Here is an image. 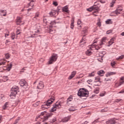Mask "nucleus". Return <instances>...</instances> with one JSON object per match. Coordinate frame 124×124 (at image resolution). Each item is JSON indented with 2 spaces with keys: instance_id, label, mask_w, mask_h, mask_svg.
<instances>
[{
  "instance_id": "f257e3e1",
  "label": "nucleus",
  "mask_w": 124,
  "mask_h": 124,
  "mask_svg": "<svg viewBox=\"0 0 124 124\" xmlns=\"http://www.w3.org/2000/svg\"><path fill=\"white\" fill-rule=\"evenodd\" d=\"M45 114H46V111L41 112L40 115L36 117V120H39V121L44 123V122L47 121V120H48V118H50V117H51V116L53 115L52 113H50L49 114H47L46 117H44V115Z\"/></svg>"
},
{
  "instance_id": "f03ea898",
  "label": "nucleus",
  "mask_w": 124,
  "mask_h": 124,
  "mask_svg": "<svg viewBox=\"0 0 124 124\" xmlns=\"http://www.w3.org/2000/svg\"><path fill=\"white\" fill-rule=\"evenodd\" d=\"M54 100H55V97L52 96L49 100L45 102L44 104L41 106L42 110H45V109L50 108V106L54 102Z\"/></svg>"
},
{
  "instance_id": "7ed1b4c3",
  "label": "nucleus",
  "mask_w": 124,
  "mask_h": 124,
  "mask_svg": "<svg viewBox=\"0 0 124 124\" xmlns=\"http://www.w3.org/2000/svg\"><path fill=\"white\" fill-rule=\"evenodd\" d=\"M78 96L79 97H88L89 96V91L84 88H80L78 93Z\"/></svg>"
},
{
  "instance_id": "20e7f679",
  "label": "nucleus",
  "mask_w": 124,
  "mask_h": 124,
  "mask_svg": "<svg viewBox=\"0 0 124 124\" xmlns=\"http://www.w3.org/2000/svg\"><path fill=\"white\" fill-rule=\"evenodd\" d=\"M11 91L12 92L10 96L11 98L14 99L16 96V94H17V93L19 92V87L17 86H15L12 88Z\"/></svg>"
},
{
  "instance_id": "39448f33",
  "label": "nucleus",
  "mask_w": 124,
  "mask_h": 124,
  "mask_svg": "<svg viewBox=\"0 0 124 124\" xmlns=\"http://www.w3.org/2000/svg\"><path fill=\"white\" fill-rule=\"evenodd\" d=\"M82 34L83 35V37L80 42V43H81L80 46L81 47L83 46H82V45H83L85 43H86V42H84V41H86V35H87V34H88V30H83L82 32Z\"/></svg>"
},
{
  "instance_id": "423d86ee",
  "label": "nucleus",
  "mask_w": 124,
  "mask_h": 124,
  "mask_svg": "<svg viewBox=\"0 0 124 124\" xmlns=\"http://www.w3.org/2000/svg\"><path fill=\"white\" fill-rule=\"evenodd\" d=\"M62 103L61 102L58 103L57 102L55 105L53 106V107L52 108L51 110H50V112H54V111H56L57 109H60L62 108Z\"/></svg>"
},
{
  "instance_id": "0eeeda50",
  "label": "nucleus",
  "mask_w": 124,
  "mask_h": 124,
  "mask_svg": "<svg viewBox=\"0 0 124 124\" xmlns=\"http://www.w3.org/2000/svg\"><path fill=\"white\" fill-rule=\"evenodd\" d=\"M57 59H58V55L56 54H52L48 62L49 64H52L53 62H55L57 61Z\"/></svg>"
},
{
  "instance_id": "6e6552de",
  "label": "nucleus",
  "mask_w": 124,
  "mask_h": 124,
  "mask_svg": "<svg viewBox=\"0 0 124 124\" xmlns=\"http://www.w3.org/2000/svg\"><path fill=\"white\" fill-rule=\"evenodd\" d=\"M88 11L91 12L93 10H94L93 13H98V8L96 6H93V7H91L90 8L87 9Z\"/></svg>"
},
{
  "instance_id": "1a4fd4ad",
  "label": "nucleus",
  "mask_w": 124,
  "mask_h": 124,
  "mask_svg": "<svg viewBox=\"0 0 124 124\" xmlns=\"http://www.w3.org/2000/svg\"><path fill=\"white\" fill-rule=\"evenodd\" d=\"M118 123V120L112 119L106 122V124H116Z\"/></svg>"
},
{
  "instance_id": "9d476101",
  "label": "nucleus",
  "mask_w": 124,
  "mask_h": 124,
  "mask_svg": "<svg viewBox=\"0 0 124 124\" xmlns=\"http://www.w3.org/2000/svg\"><path fill=\"white\" fill-rule=\"evenodd\" d=\"M19 84L21 87H24V88H27L28 86V83H27V81L24 79L20 80Z\"/></svg>"
},
{
  "instance_id": "9b49d317",
  "label": "nucleus",
  "mask_w": 124,
  "mask_h": 124,
  "mask_svg": "<svg viewBox=\"0 0 124 124\" xmlns=\"http://www.w3.org/2000/svg\"><path fill=\"white\" fill-rule=\"evenodd\" d=\"M124 77H122L120 79V81L118 83L115 84V87H120V86H122V85H124Z\"/></svg>"
},
{
  "instance_id": "f8f14e48",
  "label": "nucleus",
  "mask_w": 124,
  "mask_h": 124,
  "mask_svg": "<svg viewBox=\"0 0 124 124\" xmlns=\"http://www.w3.org/2000/svg\"><path fill=\"white\" fill-rule=\"evenodd\" d=\"M93 49H95V50H99L100 48H102V46L100 45V43L98 45H95L94 44L91 46Z\"/></svg>"
},
{
  "instance_id": "ddd939ff",
  "label": "nucleus",
  "mask_w": 124,
  "mask_h": 124,
  "mask_svg": "<svg viewBox=\"0 0 124 124\" xmlns=\"http://www.w3.org/2000/svg\"><path fill=\"white\" fill-rule=\"evenodd\" d=\"M89 48L90 49L86 52V54L87 55V56H91V55H92V54L93 53V51H93V49L91 46H89Z\"/></svg>"
},
{
  "instance_id": "4468645a",
  "label": "nucleus",
  "mask_w": 124,
  "mask_h": 124,
  "mask_svg": "<svg viewBox=\"0 0 124 124\" xmlns=\"http://www.w3.org/2000/svg\"><path fill=\"white\" fill-rule=\"evenodd\" d=\"M107 40V37H103L100 41V44L101 46H103L104 45V43L106 42V41Z\"/></svg>"
},
{
  "instance_id": "2eb2a0df",
  "label": "nucleus",
  "mask_w": 124,
  "mask_h": 124,
  "mask_svg": "<svg viewBox=\"0 0 124 124\" xmlns=\"http://www.w3.org/2000/svg\"><path fill=\"white\" fill-rule=\"evenodd\" d=\"M44 88V84H43V82H40L38 85L37 88L38 90H42Z\"/></svg>"
},
{
  "instance_id": "dca6fc26",
  "label": "nucleus",
  "mask_w": 124,
  "mask_h": 124,
  "mask_svg": "<svg viewBox=\"0 0 124 124\" xmlns=\"http://www.w3.org/2000/svg\"><path fill=\"white\" fill-rule=\"evenodd\" d=\"M55 25H56L55 21H53V22H52L51 23H50L49 32H52V31H53V30H52L51 29H52V28H55V27H56V26H55Z\"/></svg>"
},
{
  "instance_id": "f3484780",
  "label": "nucleus",
  "mask_w": 124,
  "mask_h": 124,
  "mask_svg": "<svg viewBox=\"0 0 124 124\" xmlns=\"http://www.w3.org/2000/svg\"><path fill=\"white\" fill-rule=\"evenodd\" d=\"M12 68V63H10L6 67H4V70H7L8 71H10V69Z\"/></svg>"
},
{
  "instance_id": "a211bd4d",
  "label": "nucleus",
  "mask_w": 124,
  "mask_h": 124,
  "mask_svg": "<svg viewBox=\"0 0 124 124\" xmlns=\"http://www.w3.org/2000/svg\"><path fill=\"white\" fill-rule=\"evenodd\" d=\"M117 73L116 72H110L107 73L106 76V77H109V76H112V75H116Z\"/></svg>"
},
{
  "instance_id": "6ab92c4d",
  "label": "nucleus",
  "mask_w": 124,
  "mask_h": 124,
  "mask_svg": "<svg viewBox=\"0 0 124 124\" xmlns=\"http://www.w3.org/2000/svg\"><path fill=\"white\" fill-rule=\"evenodd\" d=\"M119 12H117V10H115V11L112 12L110 13V16H114L115 17H116V16H118V15H119Z\"/></svg>"
},
{
  "instance_id": "aec40b11",
  "label": "nucleus",
  "mask_w": 124,
  "mask_h": 124,
  "mask_svg": "<svg viewBox=\"0 0 124 124\" xmlns=\"http://www.w3.org/2000/svg\"><path fill=\"white\" fill-rule=\"evenodd\" d=\"M115 41V38H111L109 41H108L107 46L108 47H110L112 44L114 43V41Z\"/></svg>"
},
{
  "instance_id": "412c9836",
  "label": "nucleus",
  "mask_w": 124,
  "mask_h": 124,
  "mask_svg": "<svg viewBox=\"0 0 124 124\" xmlns=\"http://www.w3.org/2000/svg\"><path fill=\"white\" fill-rule=\"evenodd\" d=\"M75 75H76V71H74L71 73V75L68 77V79H69V80H71V79H72V78H73Z\"/></svg>"
},
{
  "instance_id": "4be33fe9",
  "label": "nucleus",
  "mask_w": 124,
  "mask_h": 124,
  "mask_svg": "<svg viewBox=\"0 0 124 124\" xmlns=\"http://www.w3.org/2000/svg\"><path fill=\"white\" fill-rule=\"evenodd\" d=\"M75 75H76V71H74L71 73V75L68 77V79H69V80H71V79H72V78H73Z\"/></svg>"
},
{
  "instance_id": "5701e85b",
  "label": "nucleus",
  "mask_w": 124,
  "mask_h": 124,
  "mask_svg": "<svg viewBox=\"0 0 124 124\" xmlns=\"http://www.w3.org/2000/svg\"><path fill=\"white\" fill-rule=\"evenodd\" d=\"M116 10L117 11L119 14H121V11H123V6H122L121 5L117 6Z\"/></svg>"
},
{
  "instance_id": "b1692460",
  "label": "nucleus",
  "mask_w": 124,
  "mask_h": 124,
  "mask_svg": "<svg viewBox=\"0 0 124 124\" xmlns=\"http://www.w3.org/2000/svg\"><path fill=\"white\" fill-rule=\"evenodd\" d=\"M56 14L58 15V12L55 10H51V12L49 13V15L51 17H53V16H55Z\"/></svg>"
},
{
  "instance_id": "393cba45",
  "label": "nucleus",
  "mask_w": 124,
  "mask_h": 124,
  "mask_svg": "<svg viewBox=\"0 0 124 124\" xmlns=\"http://www.w3.org/2000/svg\"><path fill=\"white\" fill-rule=\"evenodd\" d=\"M70 120V116H68L67 117H65L62 120V123H66L68 122Z\"/></svg>"
},
{
  "instance_id": "a878e982",
  "label": "nucleus",
  "mask_w": 124,
  "mask_h": 124,
  "mask_svg": "<svg viewBox=\"0 0 124 124\" xmlns=\"http://www.w3.org/2000/svg\"><path fill=\"white\" fill-rule=\"evenodd\" d=\"M21 22H22V18H21L19 16L17 17L16 18V24L20 25Z\"/></svg>"
},
{
  "instance_id": "bb28decb",
  "label": "nucleus",
  "mask_w": 124,
  "mask_h": 124,
  "mask_svg": "<svg viewBox=\"0 0 124 124\" xmlns=\"http://www.w3.org/2000/svg\"><path fill=\"white\" fill-rule=\"evenodd\" d=\"M69 111L70 112H74V111H76V106H72L69 109Z\"/></svg>"
},
{
  "instance_id": "cd10ccee",
  "label": "nucleus",
  "mask_w": 124,
  "mask_h": 124,
  "mask_svg": "<svg viewBox=\"0 0 124 124\" xmlns=\"http://www.w3.org/2000/svg\"><path fill=\"white\" fill-rule=\"evenodd\" d=\"M62 10L64 12H66L67 13H69V10H68V7L66 6L62 8Z\"/></svg>"
},
{
  "instance_id": "c85d7f7f",
  "label": "nucleus",
  "mask_w": 124,
  "mask_h": 124,
  "mask_svg": "<svg viewBox=\"0 0 124 124\" xmlns=\"http://www.w3.org/2000/svg\"><path fill=\"white\" fill-rule=\"evenodd\" d=\"M72 100H73V97L72 96H70L67 100V104H69V102H71Z\"/></svg>"
},
{
  "instance_id": "c756f323",
  "label": "nucleus",
  "mask_w": 124,
  "mask_h": 124,
  "mask_svg": "<svg viewBox=\"0 0 124 124\" xmlns=\"http://www.w3.org/2000/svg\"><path fill=\"white\" fill-rule=\"evenodd\" d=\"M17 37H18V36L17 35H16L15 33H12L11 35V38H12L13 40H14V39H15V38L17 39Z\"/></svg>"
},
{
  "instance_id": "7c9ffc66",
  "label": "nucleus",
  "mask_w": 124,
  "mask_h": 124,
  "mask_svg": "<svg viewBox=\"0 0 124 124\" xmlns=\"http://www.w3.org/2000/svg\"><path fill=\"white\" fill-rule=\"evenodd\" d=\"M6 63V61L4 59L0 60V65H4Z\"/></svg>"
},
{
  "instance_id": "2f4dec72",
  "label": "nucleus",
  "mask_w": 124,
  "mask_h": 124,
  "mask_svg": "<svg viewBox=\"0 0 124 124\" xmlns=\"http://www.w3.org/2000/svg\"><path fill=\"white\" fill-rule=\"evenodd\" d=\"M34 4V1L33 0H31L30 1V3L28 4V7H30V6H31V7H32Z\"/></svg>"
},
{
  "instance_id": "473e14b6",
  "label": "nucleus",
  "mask_w": 124,
  "mask_h": 124,
  "mask_svg": "<svg viewBox=\"0 0 124 124\" xmlns=\"http://www.w3.org/2000/svg\"><path fill=\"white\" fill-rule=\"evenodd\" d=\"M116 0H112L111 2L109 4L110 7H113V6H114V4H115V3H116Z\"/></svg>"
},
{
  "instance_id": "72a5a7b5",
  "label": "nucleus",
  "mask_w": 124,
  "mask_h": 124,
  "mask_svg": "<svg viewBox=\"0 0 124 124\" xmlns=\"http://www.w3.org/2000/svg\"><path fill=\"white\" fill-rule=\"evenodd\" d=\"M56 122H57V119L54 117L51 121L50 124H56Z\"/></svg>"
},
{
  "instance_id": "f704fd0d",
  "label": "nucleus",
  "mask_w": 124,
  "mask_h": 124,
  "mask_svg": "<svg viewBox=\"0 0 124 124\" xmlns=\"http://www.w3.org/2000/svg\"><path fill=\"white\" fill-rule=\"evenodd\" d=\"M8 108V103L6 102L5 105L3 106V109L6 110Z\"/></svg>"
},
{
  "instance_id": "c9c22d12",
  "label": "nucleus",
  "mask_w": 124,
  "mask_h": 124,
  "mask_svg": "<svg viewBox=\"0 0 124 124\" xmlns=\"http://www.w3.org/2000/svg\"><path fill=\"white\" fill-rule=\"evenodd\" d=\"M39 17V14L36 13L35 16L33 18L34 21H36L37 20V17Z\"/></svg>"
},
{
  "instance_id": "e433bc0d",
  "label": "nucleus",
  "mask_w": 124,
  "mask_h": 124,
  "mask_svg": "<svg viewBox=\"0 0 124 124\" xmlns=\"http://www.w3.org/2000/svg\"><path fill=\"white\" fill-rule=\"evenodd\" d=\"M1 15L2 16H6V10H1Z\"/></svg>"
},
{
  "instance_id": "4c0bfd02",
  "label": "nucleus",
  "mask_w": 124,
  "mask_h": 124,
  "mask_svg": "<svg viewBox=\"0 0 124 124\" xmlns=\"http://www.w3.org/2000/svg\"><path fill=\"white\" fill-rule=\"evenodd\" d=\"M39 29H40V26H38L37 30L34 31V32H35V33H39V32H40V31L39 30Z\"/></svg>"
},
{
  "instance_id": "58836bf2",
  "label": "nucleus",
  "mask_w": 124,
  "mask_h": 124,
  "mask_svg": "<svg viewBox=\"0 0 124 124\" xmlns=\"http://www.w3.org/2000/svg\"><path fill=\"white\" fill-rule=\"evenodd\" d=\"M110 64L112 67H115V65H117V63L115 62L112 61L110 63Z\"/></svg>"
},
{
  "instance_id": "ea45409f",
  "label": "nucleus",
  "mask_w": 124,
  "mask_h": 124,
  "mask_svg": "<svg viewBox=\"0 0 124 124\" xmlns=\"http://www.w3.org/2000/svg\"><path fill=\"white\" fill-rule=\"evenodd\" d=\"M97 74L98 75H101V76H103V75H101L104 74V71L103 70H100L97 72Z\"/></svg>"
},
{
  "instance_id": "a19ab883",
  "label": "nucleus",
  "mask_w": 124,
  "mask_h": 124,
  "mask_svg": "<svg viewBox=\"0 0 124 124\" xmlns=\"http://www.w3.org/2000/svg\"><path fill=\"white\" fill-rule=\"evenodd\" d=\"M100 81V77L99 76L95 77V82H99Z\"/></svg>"
},
{
  "instance_id": "79ce46f5",
  "label": "nucleus",
  "mask_w": 124,
  "mask_h": 124,
  "mask_svg": "<svg viewBox=\"0 0 124 124\" xmlns=\"http://www.w3.org/2000/svg\"><path fill=\"white\" fill-rule=\"evenodd\" d=\"M106 24H113V22L112 21V19H108L106 21Z\"/></svg>"
},
{
  "instance_id": "37998d69",
  "label": "nucleus",
  "mask_w": 124,
  "mask_h": 124,
  "mask_svg": "<svg viewBox=\"0 0 124 124\" xmlns=\"http://www.w3.org/2000/svg\"><path fill=\"white\" fill-rule=\"evenodd\" d=\"M95 75V73L94 72H93L89 74L88 77H93V76H94Z\"/></svg>"
},
{
  "instance_id": "c03bdc74",
  "label": "nucleus",
  "mask_w": 124,
  "mask_h": 124,
  "mask_svg": "<svg viewBox=\"0 0 124 124\" xmlns=\"http://www.w3.org/2000/svg\"><path fill=\"white\" fill-rule=\"evenodd\" d=\"M77 24H78V25L80 26V27H81V25L82 24V21H81L80 19H78V20L77 21Z\"/></svg>"
},
{
  "instance_id": "a18cd8bd",
  "label": "nucleus",
  "mask_w": 124,
  "mask_h": 124,
  "mask_svg": "<svg viewBox=\"0 0 124 124\" xmlns=\"http://www.w3.org/2000/svg\"><path fill=\"white\" fill-rule=\"evenodd\" d=\"M74 20H73V21H72L71 23V29H73V28H74Z\"/></svg>"
},
{
  "instance_id": "49530a36",
  "label": "nucleus",
  "mask_w": 124,
  "mask_h": 124,
  "mask_svg": "<svg viewBox=\"0 0 124 124\" xmlns=\"http://www.w3.org/2000/svg\"><path fill=\"white\" fill-rule=\"evenodd\" d=\"M94 93H99V89L98 88L94 89Z\"/></svg>"
},
{
  "instance_id": "de8ad7c7",
  "label": "nucleus",
  "mask_w": 124,
  "mask_h": 124,
  "mask_svg": "<svg viewBox=\"0 0 124 124\" xmlns=\"http://www.w3.org/2000/svg\"><path fill=\"white\" fill-rule=\"evenodd\" d=\"M40 102H37L36 103L34 104L33 105L34 107H37L39 105Z\"/></svg>"
},
{
  "instance_id": "09e8293b",
  "label": "nucleus",
  "mask_w": 124,
  "mask_h": 124,
  "mask_svg": "<svg viewBox=\"0 0 124 124\" xmlns=\"http://www.w3.org/2000/svg\"><path fill=\"white\" fill-rule=\"evenodd\" d=\"M124 56L121 55L118 58H117L116 60H117V61H119V60H122V59H124Z\"/></svg>"
},
{
  "instance_id": "8fccbe9b",
  "label": "nucleus",
  "mask_w": 124,
  "mask_h": 124,
  "mask_svg": "<svg viewBox=\"0 0 124 124\" xmlns=\"http://www.w3.org/2000/svg\"><path fill=\"white\" fill-rule=\"evenodd\" d=\"M53 4L54 6H58V2L57 1H53Z\"/></svg>"
},
{
  "instance_id": "3c124183",
  "label": "nucleus",
  "mask_w": 124,
  "mask_h": 124,
  "mask_svg": "<svg viewBox=\"0 0 124 124\" xmlns=\"http://www.w3.org/2000/svg\"><path fill=\"white\" fill-rule=\"evenodd\" d=\"M20 31V30H17L16 31V35H18V34H20V33H21V32Z\"/></svg>"
},
{
  "instance_id": "603ef678",
  "label": "nucleus",
  "mask_w": 124,
  "mask_h": 124,
  "mask_svg": "<svg viewBox=\"0 0 124 124\" xmlns=\"http://www.w3.org/2000/svg\"><path fill=\"white\" fill-rule=\"evenodd\" d=\"M87 82L88 84H91V83H92L93 82V80L92 79H89L87 81Z\"/></svg>"
},
{
  "instance_id": "864d4df0",
  "label": "nucleus",
  "mask_w": 124,
  "mask_h": 124,
  "mask_svg": "<svg viewBox=\"0 0 124 124\" xmlns=\"http://www.w3.org/2000/svg\"><path fill=\"white\" fill-rule=\"evenodd\" d=\"M5 57L6 59H9V58H10V56H9V54H5Z\"/></svg>"
},
{
  "instance_id": "5fc2aeb1",
  "label": "nucleus",
  "mask_w": 124,
  "mask_h": 124,
  "mask_svg": "<svg viewBox=\"0 0 124 124\" xmlns=\"http://www.w3.org/2000/svg\"><path fill=\"white\" fill-rule=\"evenodd\" d=\"M112 30H109L107 31V34H109V33H111L112 32Z\"/></svg>"
},
{
  "instance_id": "6e6d98bb",
  "label": "nucleus",
  "mask_w": 124,
  "mask_h": 124,
  "mask_svg": "<svg viewBox=\"0 0 124 124\" xmlns=\"http://www.w3.org/2000/svg\"><path fill=\"white\" fill-rule=\"evenodd\" d=\"M100 2H101V3H105V2H106V1L105 0H101Z\"/></svg>"
},
{
  "instance_id": "4d7b16f0",
  "label": "nucleus",
  "mask_w": 124,
  "mask_h": 124,
  "mask_svg": "<svg viewBox=\"0 0 124 124\" xmlns=\"http://www.w3.org/2000/svg\"><path fill=\"white\" fill-rule=\"evenodd\" d=\"M43 22L45 24H47V19L46 18L43 19Z\"/></svg>"
},
{
  "instance_id": "13d9d810",
  "label": "nucleus",
  "mask_w": 124,
  "mask_h": 124,
  "mask_svg": "<svg viewBox=\"0 0 124 124\" xmlns=\"http://www.w3.org/2000/svg\"><path fill=\"white\" fill-rule=\"evenodd\" d=\"M101 23H100V21H98L97 23V26H98V27H100L101 26Z\"/></svg>"
},
{
  "instance_id": "bf43d9fd",
  "label": "nucleus",
  "mask_w": 124,
  "mask_h": 124,
  "mask_svg": "<svg viewBox=\"0 0 124 124\" xmlns=\"http://www.w3.org/2000/svg\"><path fill=\"white\" fill-rule=\"evenodd\" d=\"M122 99H117L115 100V102H120Z\"/></svg>"
},
{
  "instance_id": "052dcab7",
  "label": "nucleus",
  "mask_w": 124,
  "mask_h": 124,
  "mask_svg": "<svg viewBox=\"0 0 124 124\" xmlns=\"http://www.w3.org/2000/svg\"><path fill=\"white\" fill-rule=\"evenodd\" d=\"M124 93V90H122L119 93Z\"/></svg>"
},
{
  "instance_id": "680f3d73",
  "label": "nucleus",
  "mask_w": 124,
  "mask_h": 124,
  "mask_svg": "<svg viewBox=\"0 0 124 124\" xmlns=\"http://www.w3.org/2000/svg\"><path fill=\"white\" fill-rule=\"evenodd\" d=\"M8 42H10V41H9V40H7L6 41L5 44H6V45L8 44Z\"/></svg>"
},
{
  "instance_id": "e2e57ef3",
  "label": "nucleus",
  "mask_w": 124,
  "mask_h": 124,
  "mask_svg": "<svg viewBox=\"0 0 124 124\" xmlns=\"http://www.w3.org/2000/svg\"><path fill=\"white\" fill-rule=\"evenodd\" d=\"M24 70H25V68H23L22 69H21L20 72H24Z\"/></svg>"
},
{
  "instance_id": "0e129e2a",
  "label": "nucleus",
  "mask_w": 124,
  "mask_h": 124,
  "mask_svg": "<svg viewBox=\"0 0 124 124\" xmlns=\"http://www.w3.org/2000/svg\"><path fill=\"white\" fill-rule=\"evenodd\" d=\"M9 36V34H5V37H7V36Z\"/></svg>"
},
{
  "instance_id": "69168bd1",
  "label": "nucleus",
  "mask_w": 124,
  "mask_h": 124,
  "mask_svg": "<svg viewBox=\"0 0 124 124\" xmlns=\"http://www.w3.org/2000/svg\"><path fill=\"white\" fill-rule=\"evenodd\" d=\"M120 34H121V35H122V36H124V32H122Z\"/></svg>"
},
{
  "instance_id": "338daca9",
  "label": "nucleus",
  "mask_w": 124,
  "mask_h": 124,
  "mask_svg": "<svg viewBox=\"0 0 124 124\" xmlns=\"http://www.w3.org/2000/svg\"><path fill=\"white\" fill-rule=\"evenodd\" d=\"M18 122H19L18 120H16V122H15V124H17L18 123Z\"/></svg>"
},
{
  "instance_id": "774afa93",
  "label": "nucleus",
  "mask_w": 124,
  "mask_h": 124,
  "mask_svg": "<svg viewBox=\"0 0 124 124\" xmlns=\"http://www.w3.org/2000/svg\"><path fill=\"white\" fill-rule=\"evenodd\" d=\"M88 123H89V122L88 121H85L84 122V124H88Z\"/></svg>"
}]
</instances>
